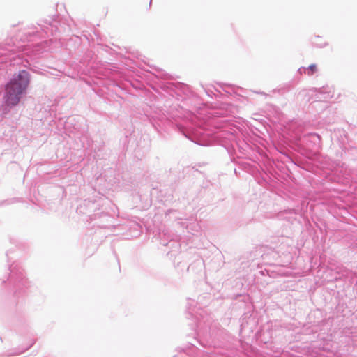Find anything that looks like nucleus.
Wrapping results in <instances>:
<instances>
[{"mask_svg": "<svg viewBox=\"0 0 357 357\" xmlns=\"http://www.w3.org/2000/svg\"><path fill=\"white\" fill-rule=\"evenodd\" d=\"M69 25L61 24L59 16H49L42 19L36 24H30L20 31L16 36L17 43L8 47L4 52H0V62L12 61L15 54L22 52V56H26L32 59L45 52L50 51L62 45L60 33L65 32Z\"/></svg>", "mask_w": 357, "mask_h": 357, "instance_id": "nucleus-1", "label": "nucleus"}, {"mask_svg": "<svg viewBox=\"0 0 357 357\" xmlns=\"http://www.w3.org/2000/svg\"><path fill=\"white\" fill-rule=\"evenodd\" d=\"M31 76L27 70H20L15 74L5 86L4 101L9 107L16 106L26 93Z\"/></svg>", "mask_w": 357, "mask_h": 357, "instance_id": "nucleus-2", "label": "nucleus"}, {"mask_svg": "<svg viewBox=\"0 0 357 357\" xmlns=\"http://www.w3.org/2000/svg\"><path fill=\"white\" fill-rule=\"evenodd\" d=\"M2 283L8 281V285L14 291V294L24 291L29 287V282L24 275V269L18 264H13L9 266L8 277L1 279Z\"/></svg>", "mask_w": 357, "mask_h": 357, "instance_id": "nucleus-3", "label": "nucleus"}, {"mask_svg": "<svg viewBox=\"0 0 357 357\" xmlns=\"http://www.w3.org/2000/svg\"><path fill=\"white\" fill-rule=\"evenodd\" d=\"M161 91L160 94L161 97L167 99L165 106L169 107L168 102L171 99L176 101L183 100L189 96L190 93L188 86L182 83H174L170 82H162L160 84Z\"/></svg>", "mask_w": 357, "mask_h": 357, "instance_id": "nucleus-4", "label": "nucleus"}, {"mask_svg": "<svg viewBox=\"0 0 357 357\" xmlns=\"http://www.w3.org/2000/svg\"><path fill=\"white\" fill-rule=\"evenodd\" d=\"M176 115L171 114L169 112H167V115L165 114L162 110L154 112L150 118L151 123L153 126L157 128V126L161 128L165 123L169 120V119L175 117Z\"/></svg>", "mask_w": 357, "mask_h": 357, "instance_id": "nucleus-5", "label": "nucleus"}, {"mask_svg": "<svg viewBox=\"0 0 357 357\" xmlns=\"http://www.w3.org/2000/svg\"><path fill=\"white\" fill-rule=\"evenodd\" d=\"M208 134H205L202 128H198L189 135H185L191 141L201 146H208V142L206 138Z\"/></svg>", "mask_w": 357, "mask_h": 357, "instance_id": "nucleus-6", "label": "nucleus"}, {"mask_svg": "<svg viewBox=\"0 0 357 357\" xmlns=\"http://www.w3.org/2000/svg\"><path fill=\"white\" fill-rule=\"evenodd\" d=\"M178 224L181 225V227H185L188 231L192 234L198 231L200 228L196 219L193 217L185 220L184 222H178Z\"/></svg>", "mask_w": 357, "mask_h": 357, "instance_id": "nucleus-7", "label": "nucleus"}, {"mask_svg": "<svg viewBox=\"0 0 357 357\" xmlns=\"http://www.w3.org/2000/svg\"><path fill=\"white\" fill-rule=\"evenodd\" d=\"M197 302L195 301L192 300V299H188V305H187V310H188V314L191 317H195V319L197 320L196 326L197 328H199V327L201 326L202 321L199 319V318L197 317V315H194V312H197L196 310H195V308L197 307Z\"/></svg>", "mask_w": 357, "mask_h": 357, "instance_id": "nucleus-8", "label": "nucleus"}, {"mask_svg": "<svg viewBox=\"0 0 357 357\" xmlns=\"http://www.w3.org/2000/svg\"><path fill=\"white\" fill-rule=\"evenodd\" d=\"M318 98L322 99L324 101H327L331 99L333 96L331 89L328 87H324L319 89L318 91Z\"/></svg>", "mask_w": 357, "mask_h": 357, "instance_id": "nucleus-9", "label": "nucleus"}, {"mask_svg": "<svg viewBox=\"0 0 357 357\" xmlns=\"http://www.w3.org/2000/svg\"><path fill=\"white\" fill-rule=\"evenodd\" d=\"M218 85L222 90L229 94L236 93L237 90L239 89L238 86L226 83H218Z\"/></svg>", "mask_w": 357, "mask_h": 357, "instance_id": "nucleus-10", "label": "nucleus"}, {"mask_svg": "<svg viewBox=\"0 0 357 357\" xmlns=\"http://www.w3.org/2000/svg\"><path fill=\"white\" fill-rule=\"evenodd\" d=\"M155 72L153 74L155 76V77L158 79L167 80L169 77V75L165 73L164 70L160 68H155Z\"/></svg>", "mask_w": 357, "mask_h": 357, "instance_id": "nucleus-11", "label": "nucleus"}, {"mask_svg": "<svg viewBox=\"0 0 357 357\" xmlns=\"http://www.w3.org/2000/svg\"><path fill=\"white\" fill-rule=\"evenodd\" d=\"M321 40V38L319 36H316L312 39V43L314 46L319 48H323L328 45V43L326 41L322 42Z\"/></svg>", "mask_w": 357, "mask_h": 357, "instance_id": "nucleus-12", "label": "nucleus"}, {"mask_svg": "<svg viewBox=\"0 0 357 357\" xmlns=\"http://www.w3.org/2000/svg\"><path fill=\"white\" fill-rule=\"evenodd\" d=\"M29 69H30L32 72H33V73H38V74H39V75H45V76H46V75H47V72L46 70H43V69H41V68H38V67H37V66H30Z\"/></svg>", "mask_w": 357, "mask_h": 357, "instance_id": "nucleus-13", "label": "nucleus"}, {"mask_svg": "<svg viewBox=\"0 0 357 357\" xmlns=\"http://www.w3.org/2000/svg\"><path fill=\"white\" fill-rule=\"evenodd\" d=\"M317 71V65L314 63L310 64L308 68H306V74L309 76H312Z\"/></svg>", "mask_w": 357, "mask_h": 357, "instance_id": "nucleus-14", "label": "nucleus"}, {"mask_svg": "<svg viewBox=\"0 0 357 357\" xmlns=\"http://www.w3.org/2000/svg\"><path fill=\"white\" fill-rule=\"evenodd\" d=\"M307 137L312 138L314 143H319L321 138L320 136L317 133H309L307 135Z\"/></svg>", "mask_w": 357, "mask_h": 357, "instance_id": "nucleus-15", "label": "nucleus"}, {"mask_svg": "<svg viewBox=\"0 0 357 357\" xmlns=\"http://www.w3.org/2000/svg\"><path fill=\"white\" fill-rule=\"evenodd\" d=\"M227 139L231 142V143H233V142H234L235 143H236V138H235V136L234 135L233 133L230 132L229 134H227ZM233 145V144H231Z\"/></svg>", "mask_w": 357, "mask_h": 357, "instance_id": "nucleus-16", "label": "nucleus"}, {"mask_svg": "<svg viewBox=\"0 0 357 357\" xmlns=\"http://www.w3.org/2000/svg\"><path fill=\"white\" fill-rule=\"evenodd\" d=\"M204 90L205 91V92L206 93V94L210 96V97H212L213 96V92L208 89V88H204Z\"/></svg>", "mask_w": 357, "mask_h": 357, "instance_id": "nucleus-17", "label": "nucleus"}, {"mask_svg": "<svg viewBox=\"0 0 357 357\" xmlns=\"http://www.w3.org/2000/svg\"><path fill=\"white\" fill-rule=\"evenodd\" d=\"M298 73H301H301H306V68H305V67H301V68L298 70Z\"/></svg>", "mask_w": 357, "mask_h": 357, "instance_id": "nucleus-18", "label": "nucleus"}, {"mask_svg": "<svg viewBox=\"0 0 357 357\" xmlns=\"http://www.w3.org/2000/svg\"><path fill=\"white\" fill-rule=\"evenodd\" d=\"M176 213V211H174V210H169V211H167L166 212V215H169L170 213Z\"/></svg>", "mask_w": 357, "mask_h": 357, "instance_id": "nucleus-19", "label": "nucleus"}, {"mask_svg": "<svg viewBox=\"0 0 357 357\" xmlns=\"http://www.w3.org/2000/svg\"><path fill=\"white\" fill-rule=\"evenodd\" d=\"M209 357H225L224 356H220V355H218L217 354H211Z\"/></svg>", "mask_w": 357, "mask_h": 357, "instance_id": "nucleus-20", "label": "nucleus"}, {"mask_svg": "<svg viewBox=\"0 0 357 357\" xmlns=\"http://www.w3.org/2000/svg\"><path fill=\"white\" fill-rule=\"evenodd\" d=\"M255 93H256L257 94H261V95L266 96V94L264 92H261V91H255Z\"/></svg>", "mask_w": 357, "mask_h": 357, "instance_id": "nucleus-21", "label": "nucleus"}, {"mask_svg": "<svg viewBox=\"0 0 357 357\" xmlns=\"http://www.w3.org/2000/svg\"><path fill=\"white\" fill-rule=\"evenodd\" d=\"M213 88H214V89H215V91H217V92H218V93H220V91L218 89H217L215 87H213Z\"/></svg>", "mask_w": 357, "mask_h": 357, "instance_id": "nucleus-22", "label": "nucleus"}, {"mask_svg": "<svg viewBox=\"0 0 357 357\" xmlns=\"http://www.w3.org/2000/svg\"><path fill=\"white\" fill-rule=\"evenodd\" d=\"M299 132H300V131H296V136H298V135H299Z\"/></svg>", "mask_w": 357, "mask_h": 357, "instance_id": "nucleus-23", "label": "nucleus"}, {"mask_svg": "<svg viewBox=\"0 0 357 357\" xmlns=\"http://www.w3.org/2000/svg\"><path fill=\"white\" fill-rule=\"evenodd\" d=\"M282 356H284V357H285L287 355V354L284 353V351H282Z\"/></svg>", "mask_w": 357, "mask_h": 357, "instance_id": "nucleus-24", "label": "nucleus"}, {"mask_svg": "<svg viewBox=\"0 0 357 357\" xmlns=\"http://www.w3.org/2000/svg\"><path fill=\"white\" fill-rule=\"evenodd\" d=\"M151 3H152V0H150V2H149V7H151Z\"/></svg>", "mask_w": 357, "mask_h": 357, "instance_id": "nucleus-25", "label": "nucleus"}, {"mask_svg": "<svg viewBox=\"0 0 357 357\" xmlns=\"http://www.w3.org/2000/svg\"><path fill=\"white\" fill-rule=\"evenodd\" d=\"M241 330H242L243 328V324L241 325Z\"/></svg>", "mask_w": 357, "mask_h": 357, "instance_id": "nucleus-26", "label": "nucleus"}, {"mask_svg": "<svg viewBox=\"0 0 357 357\" xmlns=\"http://www.w3.org/2000/svg\"><path fill=\"white\" fill-rule=\"evenodd\" d=\"M32 347V344H30L29 346H28V348H30Z\"/></svg>", "mask_w": 357, "mask_h": 357, "instance_id": "nucleus-27", "label": "nucleus"}, {"mask_svg": "<svg viewBox=\"0 0 357 357\" xmlns=\"http://www.w3.org/2000/svg\"><path fill=\"white\" fill-rule=\"evenodd\" d=\"M32 347V344H30L29 346H28V348H30Z\"/></svg>", "mask_w": 357, "mask_h": 357, "instance_id": "nucleus-28", "label": "nucleus"}, {"mask_svg": "<svg viewBox=\"0 0 357 357\" xmlns=\"http://www.w3.org/2000/svg\"><path fill=\"white\" fill-rule=\"evenodd\" d=\"M32 347V344H30L29 346H28V348H30Z\"/></svg>", "mask_w": 357, "mask_h": 357, "instance_id": "nucleus-29", "label": "nucleus"}, {"mask_svg": "<svg viewBox=\"0 0 357 357\" xmlns=\"http://www.w3.org/2000/svg\"><path fill=\"white\" fill-rule=\"evenodd\" d=\"M163 245H167V243H163Z\"/></svg>", "mask_w": 357, "mask_h": 357, "instance_id": "nucleus-30", "label": "nucleus"}]
</instances>
